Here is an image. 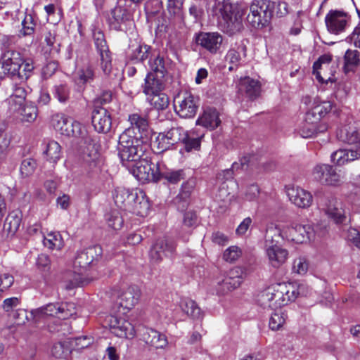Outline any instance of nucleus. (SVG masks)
<instances>
[{"instance_id": "f257e3e1", "label": "nucleus", "mask_w": 360, "mask_h": 360, "mask_svg": "<svg viewBox=\"0 0 360 360\" xmlns=\"http://www.w3.org/2000/svg\"><path fill=\"white\" fill-rule=\"evenodd\" d=\"M130 126L119 137L118 156L123 160L139 158L149 149V123L146 116L132 113L128 117Z\"/></svg>"}, {"instance_id": "f03ea898", "label": "nucleus", "mask_w": 360, "mask_h": 360, "mask_svg": "<svg viewBox=\"0 0 360 360\" xmlns=\"http://www.w3.org/2000/svg\"><path fill=\"white\" fill-rule=\"evenodd\" d=\"M213 15L218 17L220 29L229 34H233L242 27V19L246 13V8L238 5L231 4L228 1H215L212 6Z\"/></svg>"}, {"instance_id": "7ed1b4c3", "label": "nucleus", "mask_w": 360, "mask_h": 360, "mask_svg": "<svg viewBox=\"0 0 360 360\" xmlns=\"http://www.w3.org/2000/svg\"><path fill=\"white\" fill-rule=\"evenodd\" d=\"M148 150H145L139 158H129L123 160L120 158L123 166L127 167L130 172L142 183L158 182L160 180V165L159 161L154 162L152 158H148Z\"/></svg>"}, {"instance_id": "20e7f679", "label": "nucleus", "mask_w": 360, "mask_h": 360, "mask_svg": "<svg viewBox=\"0 0 360 360\" xmlns=\"http://www.w3.org/2000/svg\"><path fill=\"white\" fill-rule=\"evenodd\" d=\"M273 234L288 240L297 243H307L312 240L316 234H319L318 231L309 224H301L292 223L290 226H285L280 229L274 224L267 227V240H272Z\"/></svg>"}, {"instance_id": "39448f33", "label": "nucleus", "mask_w": 360, "mask_h": 360, "mask_svg": "<svg viewBox=\"0 0 360 360\" xmlns=\"http://www.w3.org/2000/svg\"><path fill=\"white\" fill-rule=\"evenodd\" d=\"M92 39L98 65L103 73L108 75L112 70V56L104 32L100 29L93 30Z\"/></svg>"}, {"instance_id": "423d86ee", "label": "nucleus", "mask_w": 360, "mask_h": 360, "mask_svg": "<svg viewBox=\"0 0 360 360\" xmlns=\"http://www.w3.org/2000/svg\"><path fill=\"white\" fill-rule=\"evenodd\" d=\"M176 243L169 238L157 239L151 245L149 257L153 263L158 264L164 257H173L176 255Z\"/></svg>"}, {"instance_id": "0eeeda50", "label": "nucleus", "mask_w": 360, "mask_h": 360, "mask_svg": "<svg viewBox=\"0 0 360 360\" xmlns=\"http://www.w3.org/2000/svg\"><path fill=\"white\" fill-rule=\"evenodd\" d=\"M173 102L176 113L182 118L193 117L199 106L198 98L188 92L178 94Z\"/></svg>"}, {"instance_id": "6e6552de", "label": "nucleus", "mask_w": 360, "mask_h": 360, "mask_svg": "<svg viewBox=\"0 0 360 360\" xmlns=\"http://www.w3.org/2000/svg\"><path fill=\"white\" fill-rule=\"evenodd\" d=\"M111 332L117 337L133 339L136 330L134 325L127 319L125 316L109 315L105 318Z\"/></svg>"}, {"instance_id": "1a4fd4ad", "label": "nucleus", "mask_w": 360, "mask_h": 360, "mask_svg": "<svg viewBox=\"0 0 360 360\" xmlns=\"http://www.w3.org/2000/svg\"><path fill=\"white\" fill-rule=\"evenodd\" d=\"M186 138V131L181 127H172L170 129L161 132L156 138L158 153H162L170 149L173 146L182 142Z\"/></svg>"}, {"instance_id": "9d476101", "label": "nucleus", "mask_w": 360, "mask_h": 360, "mask_svg": "<svg viewBox=\"0 0 360 360\" xmlns=\"http://www.w3.org/2000/svg\"><path fill=\"white\" fill-rule=\"evenodd\" d=\"M120 3V0H118L117 5L111 11L109 25L112 30L127 32L133 24L132 14Z\"/></svg>"}, {"instance_id": "9b49d317", "label": "nucleus", "mask_w": 360, "mask_h": 360, "mask_svg": "<svg viewBox=\"0 0 360 360\" xmlns=\"http://www.w3.org/2000/svg\"><path fill=\"white\" fill-rule=\"evenodd\" d=\"M313 176L321 184L337 186L342 182V177L335 169L328 164H318L313 169Z\"/></svg>"}, {"instance_id": "f8f14e48", "label": "nucleus", "mask_w": 360, "mask_h": 360, "mask_svg": "<svg viewBox=\"0 0 360 360\" xmlns=\"http://www.w3.org/2000/svg\"><path fill=\"white\" fill-rule=\"evenodd\" d=\"M268 6L264 0H255L250 6V13L247 16L248 22L255 28L263 27L268 22Z\"/></svg>"}, {"instance_id": "ddd939ff", "label": "nucleus", "mask_w": 360, "mask_h": 360, "mask_svg": "<svg viewBox=\"0 0 360 360\" xmlns=\"http://www.w3.org/2000/svg\"><path fill=\"white\" fill-rule=\"evenodd\" d=\"M272 298L274 304V309L281 308L287 305L289 302L295 301V289L293 283H276L272 285Z\"/></svg>"}, {"instance_id": "4468645a", "label": "nucleus", "mask_w": 360, "mask_h": 360, "mask_svg": "<svg viewBox=\"0 0 360 360\" xmlns=\"http://www.w3.org/2000/svg\"><path fill=\"white\" fill-rule=\"evenodd\" d=\"M278 235L274 236L273 234L272 240H267V230L266 231L265 234V246H266V252L269 258V261L270 264L274 268H278L282 264H283L288 256V252L287 250L283 249L276 244H274V242L277 243Z\"/></svg>"}, {"instance_id": "2eb2a0df", "label": "nucleus", "mask_w": 360, "mask_h": 360, "mask_svg": "<svg viewBox=\"0 0 360 360\" xmlns=\"http://www.w3.org/2000/svg\"><path fill=\"white\" fill-rule=\"evenodd\" d=\"M24 58L21 53L15 50L5 51L1 53L0 64L5 74L15 78L16 72L22 68Z\"/></svg>"}, {"instance_id": "dca6fc26", "label": "nucleus", "mask_w": 360, "mask_h": 360, "mask_svg": "<svg viewBox=\"0 0 360 360\" xmlns=\"http://www.w3.org/2000/svg\"><path fill=\"white\" fill-rule=\"evenodd\" d=\"M137 335L141 341H143L146 345L155 349L164 348L168 343L165 334L150 327H139L137 330Z\"/></svg>"}, {"instance_id": "f3484780", "label": "nucleus", "mask_w": 360, "mask_h": 360, "mask_svg": "<svg viewBox=\"0 0 360 360\" xmlns=\"http://www.w3.org/2000/svg\"><path fill=\"white\" fill-rule=\"evenodd\" d=\"M247 46L243 41L236 42L227 51L225 60L230 64L229 71L236 70L246 60Z\"/></svg>"}, {"instance_id": "a211bd4d", "label": "nucleus", "mask_w": 360, "mask_h": 360, "mask_svg": "<svg viewBox=\"0 0 360 360\" xmlns=\"http://www.w3.org/2000/svg\"><path fill=\"white\" fill-rule=\"evenodd\" d=\"M91 122L96 131L106 134L111 129V115L104 108H94L91 112Z\"/></svg>"}, {"instance_id": "6ab92c4d", "label": "nucleus", "mask_w": 360, "mask_h": 360, "mask_svg": "<svg viewBox=\"0 0 360 360\" xmlns=\"http://www.w3.org/2000/svg\"><path fill=\"white\" fill-rule=\"evenodd\" d=\"M242 270L239 267L231 269L229 276L217 283L216 290L218 294L224 295L237 288L243 282Z\"/></svg>"}, {"instance_id": "aec40b11", "label": "nucleus", "mask_w": 360, "mask_h": 360, "mask_svg": "<svg viewBox=\"0 0 360 360\" xmlns=\"http://www.w3.org/2000/svg\"><path fill=\"white\" fill-rule=\"evenodd\" d=\"M102 248L93 245L77 252L74 261V266L81 269H86L94 260H98L102 255Z\"/></svg>"}, {"instance_id": "412c9836", "label": "nucleus", "mask_w": 360, "mask_h": 360, "mask_svg": "<svg viewBox=\"0 0 360 360\" xmlns=\"http://www.w3.org/2000/svg\"><path fill=\"white\" fill-rule=\"evenodd\" d=\"M195 184V179L193 178L188 179L182 184L179 193L172 200V203L176 207L177 210L184 211L188 207Z\"/></svg>"}, {"instance_id": "4be33fe9", "label": "nucleus", "mask_w": 360, "mask_h": 360, "mask_svg": "<svg viewBox=\"0 0 360 360\" xmlns=\"http://www.w3.org/2000/svg\"><path fill=\"white\" fill-rule=\"evenodd\" d=\"M223 37L218 32H200L196 42L211 53H216L220 49Z\"/></svg>"}, {"instance_id": "5701e85b", "label": "nucleus", "mask_w": 360, "mask_h": 360, "mask_svg": "<svg viewBox=\"0 0 360 360\" xmlns=\"http://www.w3.org/2000/svg\"><path fill=\"white\" fill-rule=\"evenodd\" d=\"M325 22L328 30L338 34L343 32L347 25L346 15L340 11H330L326 15Z\"/></svg>"}, {"instance_id": "b1692460", "label": "nucleus", "mask_w": 360, "mask_h": 360, "mask_svg": "<svg viewBox=\"0 0 360 360\" xmlns=\"http://www.w3.org/2000/svg\"><path fill=\"white\" fill-rule=\"evenodd\" d=\"M39 18L33 9L26 8L18 31L20 37H31L35 33Z\"/></svg>"}, {"instance_id": "393cba45", "label": "nucleus", "mask_w": 360, "mask_h": 360, "mask_svg": "<svg viewBox=\"0 0 360 360\" xmlns=\"http://www.w3.org/2000/svg\"><path fill=\"white\" fill-rule=\"evenodd\" d=\"M290 200L298 207H309L313 200L311 194L300 187H292L288 190Z\"/></svg>"}, {"instance_id": "a878e982", "label": "nucleus", "mask_w": 360, "mask_h": 360, "mask_svg": "<svg viewBox=\"0 0 360 360\" xmlns=\"http://www.w3.org/2000/svg\"><path fill=\"white\" fill-rule=\"evenodd\" d=\"M153 49L150 46L145 44H137L131 45L127 53L129 60L134 63H143L153 56Z\"/></svg>"}, {"instance_id": "bb28decb", "label": "nucleus", "mask_w": 360, "mask_h": 360, "mask_svg": "<svg viewBox=\"0 0 360 360\" xmlns=\"http://www.w3.org/2000/svg\"><path fill=\"white\" fill-rule=\"evenodd\" d=\"M220 123L221 120L219 112L215 108L210 107L205 108L202 113L196 120L197 125H201L210 130L218 127Z\"/></svg>"}, {"instance_id": "cd10ccee", "label": "nucleus", "mask_w": 360, "mask_h": 360, "mask_svg": "<svg viewBox=\"0 0 360 360\" xmlns=\"http://www.w3.org/2000/svg\"><path fill=\"white\" fill-rule=\"evenodd\" d=\"M238 91L245 94L250 99L255 100L260 94L261 85L259 81L250 77L240 78L238 82Z\"/></svg>"}, {"instance_id": "c85d7f7f", "label": "nucleus", "mask_w": 360, "mask_h": 360, "mask_svg": "<svg viewBox=\"0 0 360 360\" xmlns=\"http://www.w3.org/2000/svg\"><path fill=\"white\" fill-rule=\"evenodd\" d=\"M127 212L134 213L136 215L144 217L148 214L150 210V204L145 193L142 191L136 194V200L128 204Z\"/></svg>"}, {"instance_id": "c756f323", "label": "nucleus", "mask_w": 360, "mask_h": 360, "mask_svg": "<svg viewBox=\"0 0 360 360\" xmlns=\"http://www.w3.org/2000/svg\"><path fill=\"white\" fill-rule=\"evenodd\" d=\"M128 188L124 187H117L112 193L115 205L121 210L127 211L128 204L132 200H136V194Z\"/></svg>"}, {"instance_id": "7c9ffc66", "label": "nucleus", "mask_w": 360, "mask_h": 360, "mask_svg": "<svg viewBox=\"0 0 360 360\" xmlns=\"http://www.w3.org/2000/svg\"><path fill=\"white\" fill-rule=\"evenodd\" d=\"M140 295L138 286H129L119 295V304L124 309H131L138 302Z\"/></svg>"}, {"instance_id": "2f4dec72", "label": "nucleus", "mask_w": 360, "mask_h": 360, "mask_svg": "<svg viewBox=\"0 0 360 360\" xmlns=\"http://www.w3.org/2000/svg\"><path fill=\"white\" fill-rule=\"evenodd\" d=\"M326 214L336 224H344L347 217L345 210L342 208L340 202L335 199H330L326 204Z\"/></svg>"}, {"instance_id": "473e14b6", "label": "nucleus", "mask_w": 360, "mask_h": 360, "mask_svg": "<svg viewBox=\"0 0 360 360\" xmlns=\"http://www.w3.org/2000/svg\"><path fill=\"white\" fill-rule=\"evenodd\" d=\"M165 77H160L153 73H148L145 79L143 91L147 96L159 93L165 87Z\"/></svg>"}, {"instance_id": "72a5a7b5", "label": "nucleus", "mask_w": 360, "mask_h": 360, "mask_svg": "<svg viewBox=\"0 0 360 360\" xmlns=\"http://www.w3.org/2000/svg\"><path fill=\"white\" fill-rule=\"evenodd\" d=\"M311 122L303 121L297 129V133L303 138H311L319 133L325 132L328 129V125L326 123H321L319 125H314Z\"/></svg>"}, {"instance_id": "f704fd0d", "label": "nucleus", "mask_w": 360, "mask_h": 360, "mask_svg": "<svg viewBox=\"0 0 360 360\" xmlns=\"http://www.w3.org/2000/svg\"><path fill=\"white\" fill-rule=\"evenodd\" d=\"M360 157V153L357 150L340 149L331 154V161L338 165H343L348 162L353 161Z\"/></svg>"}, {"instance_id": "c9c22d12", "label": "nucleus", "mask_w": 360, "mask_h": 360, "mask_svg": "<svg viewBox=\"0 0 360 360\" xmlns=\"http://www.w3.org/2000/svg\"><path fill=\"white\" fill-rule=\"evenodd\" d=\"M22 220L20 212L15 210L8 214L4 224V232L7 236H13L19 229Z\"/></svg>"}, {"instance_id": "e433bc0d", "label": "nucleus", "mask_w": 360, "mask_h": 360, "mask_svg": "<svg viewBox=\"0 0 360 360\" xmlns=\"http://www.w3.org/2000/svg\"><path fill=\"white\" fill-rule=\"evenodd\" d=\"M43 154L47 161L56 164L62 157L61 146L57 141H49L45 145Z\"/></svg>"}, {"instance_id": "4c0bfd02", "label": "nucleus", "mask_w": 360, "mask_h": 360, "mask_svg": "<svg viewBox=\"0 0 360 360\" xmlns=\"http://www.w3.org/2000/svg\"><path fill=\"white\" fill-rule=\"evenodd\" d=\"M96 78L95 70L91 65L79 69L76 73L75 82L79 86H84L94 82Z\"/></svg>"}, {"instance_id": "58836bf2", "label": "nucleus", "mask_w": 360, "mask_h": 360, "mask_svg": "<svg viewBox=\"0 0 360 360\" xmlns=\"http://www.w3.org/2000/svg\"><path fill=\"white\" fill-rule=\"evenodd\" d=\"M148 60L150 68L153 71L152 73L158 77H165L167 73V70L164 57L160 54L155 55L153 52L152 57H150Z\"/></svg>"}, {"instance_id": "ea45409f", "label": "nucleus", "mask_w": 360, "mask_h": 360, "mask_svg": "<svg viewBox=\"0 0 360 360\" xmlns=\"http://www.w3.org/2000/svg\"><path fill=\"white\" fill-rule=\"evenodd\" d=\"M17 113L20 115L22 122L32 123L37 117L38 108L33 103L26 102Z\"/></svg>"}, {"instance_id": "a19ab883", "label": "nucleus", "mask_w": 360, "mask_h": 360, "mask_svg": "<svg viewBox=\"0 0 360 360\" xmlns=\"http://www.w3.org/2000/svg\"><path fill=\"white\" fill-rule=\"evenodd\" d=\"M182 311L193 319H200L203 316L202 312L197 303L191 299L181 300L180 304Z\"/></svg>"}, {"instance_id": "79ce46f5", "label": "nucleus", "mask_w": 360, "mask_h": 360, "mask_svg": "<svg viewBox=\"0 0 360 360\" xmlns=\"http://www.w3.org/2000/svg\"><path fill=\"white\" fill-rule=\"evenodd\" d=\"M70 127L68 128L67 136H73L84 141V143H88L90 141V137L87 135V131L84 126L80 122L74 120L71 118Z\"/></svg>"}, {"instance_id": "37998d69", "label": "nucleus", "mask_w": 360, "mask_h": 360, "mask_svg": "<svg viewBox=\"0 0 360 360\" xmlns=\"http://www.w3.org/2000/svg\"><path fill=\"white\" fill-rule=\"evenodd\" d=\"M58 303H49L43 307H40L31 311V316L33 320L38 321L44 316L58 317Z\"/></svg>"}, {"instance_id": "c03bdc74", "label": "nucleus", "mask_w": 360, "mask_h": 360, "mask_svg": "<svg viewBox=\"0 0 360 360\" xmlns=\"http://www.w3.org/2000/svg\"><path fill=\"white\" fill-rule=\"evenodd\" d=\"M186 174L184 169H167L162 170V165H160V179H163L167 183L176 184L181 180L184 179Z\"/></svg>"}, {"instance_id": "a18cd8bd", "label": "nucleus", "mask_w": 360, "mask_h": 360, "mask_svg": "<svg viewBox=\"0 0 360 360\" xmlns=\"http://www.w3.org/2000/svg\"><path fill=\"white\" fill-rule=\"evenodd\" d=\"M70 120L71 118L64 115L56 114L52 117L51 124L60 134L67 136L68 128L70 127Z\"/></svg>"}, {"instance_id": "49530a36", "label": "nucleus", "mask_w": 360, "mask_h": 360, "mask_svg": "<svg viewBox=\"0 0 360 360\" xmlns=\"http://www.w3.org/2000/svg\"><path fill=\"white\" fill-rule=\"evenodd\" d=\"M344 70L347 73L354 71L359 64V53L356 50L348 49L344 56Z\"/></svg>"}, {"instance_id": "de8ad7c7", "label": "nucleus", "mask_w": 360, "mask_h": 360, "mask_svg": "<svg viewBox=\"0 0 360 360\" xmlns=\"http://www.w3.org/2000/svg\"><path fill=\"white\" fill-rule=\"evenodd\" d=\"M343 141L348 144L360 143V121L354 122L345 129V138Z\"/></svg>"}, {"instance_id": "09e8293b", "label": "nucleus", "mask_w": 360, "mask_h": 360, "mask_svg": "<svg viewBox=\"0 0 360 360\" xmlns=\"http://www.w3.org/2000/svg\"><path fill=\"white\" fill-rule=\"evenodd\" d=\"M331 60V56L325 54L320 56L319 59L314 63L312 73L314 75H315L316 79L319 82L323 83L325 82V79L321 76L319 70L323 68V65L325 66V68H328Z\"/></svg>"}, {"instance_id": "8fccbe9b", "label": "nucleus", "mask_w": 360, "mask_h": 360, "mask_svg": "<svg viewBox=\"0 0 360 360\" xmlns=\"http://www.w3.org/2000/svg\"><path fill=\"white\" fill-rule=\"evenodd\" d=\"M272 297V286L271 285L257 295V302L264 309H274Z\"/></svg>"}, {"instance_id": "3c124183", "label": "nucleus", "mask_w": 360, "mask_h": 360, "mask_svg": "<svg viewBox=\"0 0 360 360\" xmlns=\"http://www.w3.org/2000/svg\"><path fill=\"white\" fill-rule=\"evenodd\" d=\"M70 87L67 84H59L53 86V96L61 103H66L70 96Z\"/></svg>"}, {"instance_id": "603ef678", "label": "nucleus", "mask_w": 360, "mask_h": 360, "mask_svg": "<svg viewBox=\"0 0 360 360\" xmlns=\"http://www.w3.org/2000/svg\"><path fill=\"white\" fill-rule=\"evenodd\" d=\"M184 0H160L162 5H165L169 13L178 18L183 15V3Z\"/></svg>"}, {"instance_id": "864d4df0", "label": "nucleus", "mask_w": 360, "mask_h": 360, "mask_svg": "<svg viewBox=\"0 0 360 360\" xmlns=\"http://www.w3.org/2000/svg\"><path fill=\"white\" fill-rule=\"evenodd\" d=\"M198 224V217L195 211H188L184 214L182 220V229L191 233V230L195 229Z\"/></svg>"}, {"instance_id": "5fc2aeb1", "label": "nucleus", "mask_w": 360, "mask_h": 360, "mask_svg": "<svg viewBox=\"0 0 360 360\" xmlns=\"http://www.w3.org/2000/svg\"><path fill=\"white\" fill-rule=\"evenodd\" d=\"M45 247L53 250H60L63 246V240L58 232H53L48 234L43 240Z\"/></svg>"}, {"instance_id": "6e6d98bb", "label": "nucleus", "mask_w": 360, "mask_h": 360, "mask_svg": "<svg viewBox=\"0 0 360 360\" xmlns=\"http://www.w3.org/2000/svg\"><path fill=\"white\" fill-rule=\"evenodd\" d=\"M58 310V318L68 319L76 314V306L73 302H61L57 306Z\"/></svg>"}, {"instance_id": "4d7b16f0", "label": "nucleus", "mask_w": 360, "mask_h": 360, "mask_svg": "<svg viewBox=\"0 0 360 360\" xmlns=\"http://www.w3.org/2000/svg\"><path fill=\"white\" fill-rule=\"evenodd\" d=\"M288 316L282 310L276 311L273 313L269 319V328L272 330H278L283 327Z\"/></svg>"}, {"instance_id": "13d9d810", "label": "nucleus", "mask_w": 360, "mask_h": 360, "mask_svg": "<svg viewBox=\"0 0 360 360\" xmlns=\"http://www.w3.org/2000/svg\"><path fill=\"white\" fill-rule=\"evenodd\" d=\"M105 220L108 225L115 230L120 229L123 225L124 220L117 210H111L105 214Z\"/></svg>"}, {"instance_id": "bf43d9fd", "label": "nucleus", "mask_w": 360, "mask_h": 360, "mask_svg": "<svg viewBox=\"0 0 360 360\" xmlns=\"http://www.w3.org/2000/svg\"><path fill=\"white\" fill-rule=\"evenodd\" d=\"M22 70L21 68L16 72L15 77L18 78L21 82L27 81L32 75L34 69V63L31 59H24L23 64H22Z\"/></svg>"}, {"instance_id": "052dcab7", "label": "nucleus", "mask_w": 360, "mask_h": 360, "mask_svg": "<svg viewBox=\"0 0 360 360\" xmlns=\"http://www.w3.org/2000/svg\"><path fill=\"white\" fill-rule=\"evenodd\" d=\"M150 104L157 110H165L167 108L169 103V97L164 93H157L150 95Z\"/></svg>"}, {"instance_id": "680f3d73", "label": "nucleus", "mask_w": 360, "mask_h": 360, "mask_svg": "<svg viewBox=\"0 0 360 360\" xmlns=\"http://www.w3.org/2000/svg\"><path fill=\"white\" fill-rule=\"evenodd\" d=\"M51 354L56 358L66 359L70 354V349L66 343L57 342L53 345Z\"/></svg>"}, {"instance_id": "e2e57ef3", "label": "nucleus", "mask_w": 360, "mask_h": 360, "mask_svg": "<svg viewBox=\"0 0 360 360\" xmlns=\"http://www.w3.org/2000/svg\"><path fill=\"white\" fill-rule=\"evenodd\" d=\"M203 137V134L200 136L194 137L186 132V138L182 141L184 144L185 150L187 152H190L193 150H199L200 148L201 139Z\"/></svg>"}, {"instance_id": "0e129e2a", "label": "nucleus", "mask_w": 360, "mask_h": 360, "mask_svg": "<svg viewBox=\"0 0 360 360\" xmlns=\"http://www.w3.org/2000/svg\"><path fill=\"white\" fill-rule=\"evenodd\" d=\"M37 167V162L32 158H27L22 160L20 165V173L22 176L27 177L32 175Z\"/></svg>"}, {"instance_id": "69168bd1", "label": "nucleus", "mask_w": 360, "mask_h": 360, "mask_svg": "<svg viewBox=\"0 0 360 360\" xmlns=\"http://www.w3.org/2000/svg\"><path fill=\"white\" fill-rule=\"evenodd\" d=\"M308 267L309 264L307 259L304 257H300L293 262L292 271L300 275H304L307 272Z\"/></svg>"}, {"instance_id": "338daca9", "label": "nucleus", "mask_w": 360, "mask_h": 360, "mask_svg": "<svg viewBox=\"0 0 360 360\" xmlns=\"http://www.w3.org/2000/svg\"><path fill=\"white\" fill-rule=\"evenodd\" d=\"M112 99V93L110 90H103L94 101V108H102L105 105L111 102Z\"/></svg>"}, {"instance_id": "774afa93", "label": "nucleus", "mask_w": 360, "mask_h": 360, "mask_svg": "<svg viewBox=\"0 0 360 360\" xmlns=\"http://www.w3.org/2000/svg\"><path fill=\"white\" fill-rule=\"evenodd\" d=\"M333 108V104L330 101H323L314 105L311 109L314 113L320 115V119L328 114Z\"/></svg>"}]
</instances>
